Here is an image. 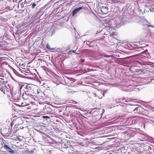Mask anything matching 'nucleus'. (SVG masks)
I'll use <instances>...</instances> for the list:
<instances>
[{"instance_id": "6ab92c4d", "label": "nucleus", "mask_w": 154, "mask_h": 154, "mask_svg": "<svg viewBox=\"0 0 154 154\" xmlns=\"http://www.w3.org/2000/svg\"><path fill=\"white\" fill-rule=\"evenodd\" d=\"M2 139L4 141V140H3V139Z\"/></svg>"}, {"instance_id": "423d86ee", "label": "nucleus", "mask_w": 154, "mask_h": 154, "mask_svg": "<svg viewBox=\"0 0 154 154\" xmlns=\"http://www.w3.org/2000/svg\"><path fill=\"white\" fill-rule=\"evenodd\" d=\"M26 4H27V2L26 1V0H25L24 2H23L20 5L21 8H23Z\"/></svg>"}, {"instance_id": "dca6fc26", "label": "nucleus", "mask_w": 154, "mask_h": 154, "mask_svg": "<svg viewBox=\"0 0 154 154\" xmlns=\"http://www.w3.org/2000/svg\"><path fill=\"white\" fill-rule=\"evenodd\" d=\"M30 1H29L28 2H27V4H28L29 5H26V6H29V5H30V4H30Z\"/></svg>"}, {"instance_id": "f03ea898", "label": "nucleus", "mask_w": 154, "mask_h": 154, "mask_svg": "<svg viewBox=\"0 0 154 154\" xmlns=\"http://www.w3.org/2000/svg\"><path fill=\"white\" fill-rule=\"evenodd\" d=\"M29 91L31 94L32 95L33 98L34 96H37V91L38 90V88H32V89H29Z\"/></svg>"}, {"instance_id": "ddd939ff", "label": "nucleus", "mask_w": 154, "mask_h": 154, "mask_svg": "<svg viewBox=\"0 0 154 154\" xmlns=\"http://www.w3.org/2000/svg\"><path fill=\"white\" fill-rule=\"evenodd\" d=\"M42 118L45 119V118H48L50 119V117L47 116H43L42 117Z\"/></svg>"}, {"instance_id": "9d476101", "label": "nucleus", "mask_w": 154, "mask_h": 154, "mask_svg": "<svg viewBox=\"0 0 154 154\" xmlns=\"http://www.w3.org/2000/svg\"><path fill=\"white\" fill-rule=\"evenodd\" d=\"M16 120L17 121H20V124L22 123V121L21 118H18L16 119Z\"/></svg>"}, {"instance_id": "4468645a", "label": "nucleus", "mask_w": 154, "mask_h": 154, "mask_svg": "<svg viewBox=\"0 0 154 154\" xmlns=\"http://www.w3.org/2000/svg\"><path fill=\"white\" fill-rule=\"evenodd\" d=\"M47 48L48 49H50V50L52 49L50 48V46L49 45H47Z\"/></svg>"}, {"instance_id": "2eb2a0df", "label": "nucleus", "mask_w": 154, "mask_h": 154, "mask_svg": "<svg viewBox=\"0 0 154 154\" xmlns=\"http://www.w3.org/2000/svg\"><path fill=\"white\" fill-rule=\"evenodd\" d=\"M103 57H110V56H110V55H103Z\"/></svg>"}, {"instance_id": "1a4fd4ad", "label": "nucleus", "mask_w": 154, "mask_h": 154, "mask_svg": "<svg viewBox=\"0 0 154 154\" xmlns=\"http://www.w3.org/2000/svg\"><path fill=\"white\" fill-rule=\"evenodd\" d=\"M30 5H31V8L32 9H33L35 8V6L36 5V4L35 3H33L32 4H31Z\"/></svg>"}, {"instance_id": "0eeeda50", "label": "nucleus", "mask_w": 154, "mask_h": 154, "mask_svg": "<svg viewBox=\"0 0 154 154\" xmlns=\"http://www.w3.org/2000/svg\"><path fill=\"white\" fill-rule=\"evenodd\" d=\"M139 109V108L138 107H137L136 108H135L133 110L134 113H140V111Z\"/></svg>"}, {"instance_id": "9b49d317", "label": "nucleus", "mask_w": 154, "mask_h": 154, "mask_svg": "<svg viewBox=\"0 0 154 154\" xmlns=\"http://www.w3.org/2000/svg\"><path fill=\"white\" fill-rule=\"evenodd\" d=\"M72 52H73V53H75V54H77V53H76L75 52V51H74V50H73V51H69L68 52V53L69 54H70Z\"/></svg>"}, {"instance_id": "f3484780", "label": "nucleus", "mask_w": 154, "mask_h": 154, "mask_svg": "<svg viewBox=\"0 0 154 154\" xmlns=\"http://www.w3.org/2000/svg\"><path fill=\"white\" fill-rule=\"evenodd\" d=\"M72 103H74V104H76L77 103L75 101H74V100H72Z\"/></svg>"}, {"instance_id": "39448f33", "label": "nucleus", "mask_w": 154, "mask_h": 154, "mask_svg": "<svg viewBox=\"0 0 154 154\" xmlns=\"http://www.w3.org/2000/svg\"><path fill=\"white\" fill-rule=\"evenodd\" d=\"M82 8V7H80L74 10L72 12V15H74L75 14H76V13L78 12L80 10H81Z\"/></svg>"}, {"instance_id": "6e6552de", "label": "nucleus", "mask_w": 154, "mask_h": 154, "mask_svg": "<svg viewBox=\"0 0 154 154\" xmlns=\"http://www.w3.org/2000/svg\"><path fill=\"white\" fill-rule=\"evenodd\" d=\"M42 93V91L38 88L37 91V96H40L41 93Z\"/></svg>"}, {"instance_id": "a211bd4d", "label": "nucleus", "mask_w": 154, "mask_h": 154, "mask_svg": "<svg viewBox=\"0 0 154 154\" xmlns=\"http://www.w3.org/2000/svg\"><path fill=\"white\" fill-rule=\"evenodd\" d=\"M84 60H82V61L84 62Z\"/></svg>"}, {"instance_id": "f257e3e1", "label": "nucleus", "mask_w": 154, "mask_h": 154, "mask_svg": "<svg viewBox=\"0 0 154 154\" xmlns=\"http://www.w3.org/2000/svg\"><path fill=\"white\" fill-rule=\"evenodd\" d=\"M24 91V92H23L22 94V97L24 100H31L33 98L29 90L26 92Z\"/></svg>"}, {"instance_id": "f8f14e48", "label": "nucleus", "mask_w": 154, "mask_h": 154, "mask_svg": "<svg viewBox=\"0 0 154 154\" xmlns=\"http://www.w3.org/2000/svg\"><path fill=\"white\" fill-rule=\"evenodd\" d=\"M1 144L2 145V146H3L4 147V148L5 145H7L6 144V143L5 142H3L2 143V142L1 143Z\"/></svg>"}, {"instance_id": "7ed1b4c3", "label": "nucleus", "mask_w": 154, "mask_h": 154, "mask_svg": "<svg viewBox=\"0 0 154 154\" xmlns=\"http://www.w3.org/2000/svg\"><path fill=\"white\" fill-rule=\"evenodd\" d=\"M108 8L106 7L102 6L101 8V11L104 14H106L108 13Z\"/></svg>"}, {"instance_id": "20e7f679", "label": "nucleus", "mask_w": 154, "mask_h": 154, "mask_svg": "<svg viewBox=\"0 0 154 154\" xmlns=\"http://www.w3.org/2000/svg\"><path fill=\"white\" fill-rule=\"evenodd\" d=\"M4 148L5 149L9 152L12 153L14 154V151L11 148L8 146V145H5Z\"/></svg>"}]
</instances>
